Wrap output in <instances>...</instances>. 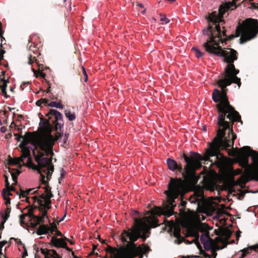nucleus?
Here are the masks:
<instances>
[{
  "label": "nucleus",
  "instance_id": "obj_40",
  "mask_svg": "<svg viewBox=\"0 0 258 258\" xmlns=\"http://www.w3.org/2000/svg\"><path fill=\"white\" fill-rule=\"evenodd\" d=\"M6 191V195L7 196V197H9V196H12V194L10 190H8V189L5 188Z\"/></svg>",
  "mask_w": 258,
  "mask_h": 258
},
{
  "label": "nucleus",
  "instance_id": "obj_58",
  "mask_svg": "<svg viewBox=\"0 0 258 258\" xmlns=\"http://www.w3.org/2000/svg\"><path fill=\"white\" fill-rule=\"evenodd\" d=\"M31 45L29 46V49H31Z\"/></svg>",
  "mask_w": 258,
  "mask_h": 258
},
{
  "label": "nucleus",
  "instance_id": "obj_52",
  "mask_svg": "<svg viewBox=\"0 0 258 258\" xmlns=\"http://www.w3.org/2000/svg\"><path fill=\"white\" fill-rule=\"evenodd\" d=\"M15 124V123H14V121H13V122H12L11 125H10V127H11V126H12V124Z\"/></svg>",
  "mask_w": 258,
  "mask_h": 258
},
{
  "label": "nucleus",
  "instance_id": "obj_47",
  "mask_svg": "<svg viewBox=\"0 0 258 258\" xmlns=\"http://www.w3.org/2000/svg\"><path fill=\"white\" fill-rule=\"evenodd\" d=\"M1 112H3V114L5 116H7V113H8V112L6 111V110H1Z\"/></svg>",
  "mask_w": 258,
  "mask_h": 258
},
{
  "label": "nucleus",
  "instance_id": "obj_11",
  "mask_svg": "<svg viewBox=\"0 0 258 258\" xmlns=\"http://www.w3.org/2000/svg\"><path fill=\"white\" fill-rule=\"evenodd\" d=\"M23 152L22 156L16 158L15 159L11 158L9 160V163L15 165H18L21 164V163H24V159L26 158L27 157L30 156V150H31L30 148L24 149Z\"/></svg>",
  "mask_w": 258,
  "mask_h": 258
},
{
  "label": "nucleus",
  "instance_id": "obj_53",
  "mask_svg": "<svg viewBox=\"0 0 258 258\" xmlns=\"http://www.w3.org/2000/svg\"><path fill=\"white\" fill-rule=\"evenodd\" d=\"M49 91H50V90H49V89L48 88V89L47 90V93H48V92H49Z\"/></svg>",
  "mask_w": 258,
  "mask_h": 258
},
{
  "label": "nucleus",
  "instance_id": "obj_4",
  "mask_svg": "<svg viewBox=\"0 0 258 258\" xmlns=\"http://www.w3.org/2000/svg\"><path fill=\"white\" fill-rule=\"evenodd\" d=\"M37 165H34L33 166V169L38 171L40 175V182L41 184L44 185V192L41 194L40 195V198L37 196H34L30 198L33 201V203L37 202L40 206L41 207V216H36L34 215L33 212L29 210L28 214H21L19 216L20 223L21 226L25 225L26 223L24 221V219L26 217H28L29 218L28 221L30 222L32 226L34 228H36L39 226L37 230V234L38 235L46 234L48 232L49 230V227L45 225H40L41 223H43L45 222L46 219H48L47 215V211L48 209L51 208V201L50 199L53 196L51 191L50 187L48 185V181L50 179L52 172L54 170V166L52 169L51 173L48 171V170L46 171L44 169H40V168H37Z\"/></svg>",
  "mask_w": 258,
  "mask_h": 258
},
{
  "label": "nucleus",
  "instance_id": "obj_42",
  "mask_svg": "<svg viewBox=\"0 0 258 258\" xmlns=\"http://www.w3.org/2000/svg\"><path fill=\"white\" fill-rule=\"evenodd\" d=\"M204 255L205 258H211V254L209 253H205Z\"/></svg>",
  "mask_w": 258,
  "mask_h": 258
},
{
  "label": "nucleus",
  "instance_id": "obj_8",
  "mask_svg": "<svg viewBox=\"0 0 258 258\" xmlns=\"http://www.w3.org/2000/svg\"><path fill=\"white\" fill-rule=\"evenodd\" d=\"M14 136L16 137V139L18 142H20L21 139H23L20 147L24 149L30 148L32 151L34 148L33 144L35 141H33V137L30 133H26L24 136L22 135L18 136V134H14Z\"/></svg>",
  "mask_w": 258,
  "mask_h": 258
},
{
  "label": "nucleus",
  "instance_id": "obj_25",
  "mask_svg": "<svg viewBox=\"0 0 258 258\" xmlns=\"http://www.w3.org/2000/svg\"><path fill=\"white\" fill-rule=\"evenodd\" d=\"M1 81H4V83L2 85L0 86V88L1 89L2 92L3 94H6V89L7 85V84L9 82V81H6L5 80L1 79Z\"/></svg>",
  "mask_w": 258,
  "mask_h": 258
},
{
  "label": "nucleus",
  "instance_id": "obj_44",
  "mask_svg": "<svg viewBox=\"0 0 258 258\" xmlns=\"http://www.w3.org/2000/svg\"><path fill=\"white\" fill-rule=\"evenodd\" d=\"M41 100H43V101H42L43 104H47L48 102V100L45 98H41Z\"/></svg>",
  "mask_w": 258,
  "mask_h": 258
},
{
  "label": "nucleus",
  "instance_id": "obj_35",
  "mask_svg": "<svg viewBox=\"0 0 258 258\" xmlns=\"http://www.w3.org/2000/svg\"><path fill=\"white\" fill-rule=\"evenodd\" d=\"M42 101H43V100H41V99L37 100L36 102V105L38 106H40L43 104Z\"/></svg>",
  "mask_w": 258,
  "mask_h": 258
},
{
  "label": "nucleus",
  "instance_id": "obj_7",
  "mask_svg": "<svg viewBox=\"0 0 258 258\" xmlns=\"http://www.w3.org/2000/svg\"><path fill=\"white\" fill-rule=\"evenodd\" d=\"M258 34V21L256 19L249 18L243 23L240 43L242 44L254 38Z\"/></svg>",
  "mask_w": 258,
  "mask_h": 258
},
{
  "label": "nucleus",
  "instance_id": "obj_27",
  "mask_svg": "<svg viewBox=\"0 0 258 258\" xmlns=\"http://www.w3.org/2000/svg\"><path fill=\"white\" fill-rule=\"evenodd\" d=\"M192 49L195 52L197 57L199 58L203 56V53L198 48L193 47Z\"/></svg>",
  "mask_w": 258,
  "mask_h": 258
},
{
  "label": "nucleus",
  "instance_id": "obj_26",
  "mask_svg": "<svg viewBox=\"0 0 258 258\" xmlns=\"http://www.w3.org/2000/svg\"><path fill=\"white\" fill-rule=\"evenodd\" d=\"M203 244L205 249L209 251L211 249L212 244L210 240L202 243Z\"/></svg>",
  "mask_w": 258,
  "mask_h": 258
},
{
  "label": "nucleus",
  "instance_id": "obj_21",
  "mask_svg": "<svg viewBox=\"0 0 258 258\" xmlns=\"http://www.w3.org/2000/svg\"><path fill=\"white\" fill-rule=\"evenodd\" d=\"M48 106L51 107H54L59 109H62L63 108V105L61 104V101L57 102L56 101H51L48 104Z\"/></svg>",
  "mask_w": 258,
  "mask_h": 258
},
{
  "label": "nucleus",
  "instance_id": "obj_28",
  "mask_svg": "<svg viewBox=\"0 0 258 258\" xmlns=\"http://www.w3.org/2000/svg\"><path fill=\"white\" fill-rule=\"evenodd\" d=\"M29 60H28V63L29 64H31L32 63H33L34 61H36V63H37V62L36 61V59L35 58V56H32V55L30 54L29 55Z\"/></svg>",
  "mask_w": 258,
  "mask_h": 258
},
{
  "label": "nucleus",
  "instance_id": "obj_60",
  "mask_svg": "<svg viewBox=\"0 0 258 258\" xmlns=\"http://www.w3.org/2000/svg\"><path fill=\"white\" fill-rule=\"evenodd\" d=\"M66 1H67V0H63V1H64V2H66Z\"/></svg>",
  "mask_w": 258,
  "mask_h": 258
},
{
  "label": "nucleus",
  "instance_id": "obj_33",
  "mask_svg": "<svg viewBox=\"0 0 258 258\" xmlns=\"http://www.w3.org/2000/svg\"><path fill=\"white\" fill-rule=\"evenodd\" d=\"M5 186L6 187V188H7L8 187L10 186V184L8 181V177L6 176H5Z\"/></svg>",
  "mask_w": 258,
  "mask_h": 258
},
{
  "label": "nucleus",
  "instance_id": "obj_37",
  "mask_svg": "<svg viewBox=\"0 0 258 258\" xmlns=\"http://www.w3.org/2000/svg\"><path fill=\"white\" fill-rule=\"evenodd\" d=\"M7 243L6 241H3L0 242V249Z\"/></svg>",
  "mask_w": 258,
  "mask_h": 258
},
{
  "label": "nucleus",
  "instance_id": "obj_46",
  "mask_svg": "<svg viewBox=\"0 0 258 258\" xmlns=\"http://www.w3.org/2000/svg\"><path fill=\"white\" fill-rule=\"evenodd\" d=\"M1 37V44L0 45V46L1 47H3V44H2V42L4 41H5V38L3 37V36H2Z\"/></svg>",
  "mask_w": 258,
  "mask_h": 258
},
{
  "label": "nucleus",
  "instance_id": "obj_38",
  "mask_svg": "<svg viewBox=\"0 0 258 258\" xmlns=\"http://www.w3.org/2000/svg\"><path fill=\"white\" fill-rule=\"evenodd\" d=\"M187 203L186 201H180V205L182 207H185L186 206V205Z\"/></svg>",
  "mask_w": 258,
  "mask_h": 258
},
{
  "label": "nucleus",
  "instance_id": "obj_22",
  "mask_svg": "<svg viewBox=\"0 0 258 258\" xmlns=\"http://www.w3.org/2000/svg\"><path fill=\"white\" fill-rule=\"evenodd\" d=\"M209 236L208 233H202L200 237V240L202 243L209 241Z\"/></svg>",
  "mask_w": 258,
  "mask_h": 258
},
{
  "label": "nucleus",
  "instance_id": "obj_12",
  "mask_svg": "<svg viewBox=\"0 0 258 258\" xmlns=\"http://www.w3.org/2000/svg\"><path fill=\"white\" fill-rule=\"evenodd\" d=\"M51 242L55 247L64 248L69 251L71 250L68 247L67 243L60 238H57L55 236H53L51 239Z\"/></svg>",
  "mask_w": 258,
  "mask_h": 258
},
{
  "label": "nucleus",
  "instance_id": "obj_3",
  "mask_svg": "<svg viewBox=\"0 0 258 258\" xmlns=\"http://www.w3.org/2000/svg\"><path fill=\"white\" fill-rule=\"evenodd\" d=\"M151 223L149 217L134 218V224L127 230H123L120 235V240L127 248L118 250L110 248L111 258H142L144 252L150 250L148 246L144 245V248L138 246L135 242L141 238L144 242L149 237L150 232L149 225Z\"/></svg>",
  "mask_w": 258,
  "mask_h": 258
},
{
  "label": "nucleus",
  "instance_id": "obj_59",
  "mask_svg": "<svg viewBox=\"0 0 258 258\" xmlns=\"http://www.w3.org/2000/svg\"><path fill=\"white\" fill-rule=\"evenodd\" d=\"M1 238V233H0V238Z\"/></svg>",
  "mask_w": 258,
  "mask_h": 258
},
{
  "label": "nucleus",
  "instance_id": "obj_48",
  "mask_svg": "<svg viewBox=\"0 0 258 258\" xmlns=\"http://www.w3.org/2000/svg\"><path fill=\"white\" fill-rule=\"evenodd\" d=\"M138 6L141 8H144V5L143 4H142V3H138Z\"/></svg>",
  "mask_w": 258,
  "mask_h": 258
},
{
  "label": "nucleus",
  "instance_id": "obj_14",
  "mask_svg": "<svg viewBox=\"0 0 258 258\" xmlns=\"http://www.w3.org/2000/svg\"><path fill=\"white\" fill-rule=\"evenodd\" d=\"M53 138L54 139V143L56 141H58L59 142H61L62 141V142L63 144H66L68 140V136L66 134L63 136L62 133H59L57 132L55 136L53 135Z\"/></svg>",
  "mask_w": 258,
  "mask_h": 258
},
{
  "label": "nucleus",
  "instance_id": "obj_55",
  "mask_svg": "<svg viewBox=\"0 0 258 258\" xmlns=\"http://www.w3.org/2000/svg\"><path fill=\"white\" fill-rule=\"evenodd\" d=\"M135 213L136 214L139 215V213L138 212L136 211Z\"/></svg>",
  "mask_w": 258,
  "mask_h": 258
},
{
  "label": "nucleus",
  "instance_id": "obj_39",
  "mask_svg": "<svg viewBox=\"0 0 258 258\" xmlns=\"http://www.w3.org/2000/svg\"><path fill=\"white\" fill-rule=\"evenodd\" d=\"M4 33V31L2 30V23L0 22V36H3Z\"/></svg>",
  "mask_w": 258,
  "mask_h": 258
},
{
  "label": "nucleus",
  "instance_id": "obj_57",
  "mask_svg": "<svg viewBox=\"0 0 258 258\" xmlns=\"http://www.w3.org/2000/svg\"><path fill=\"white\" fill-rule=\"evenodd\" d=\"M5 66L6 67H8V64H6V65H5Z\"/></svg>",
  "mask_w": 258,
  "mask_h": 258
},
{
  "label": "nucleus",
  "instance_id": "obj_31",
  "mask_svg": "<svg viewBox=\"0 0 258 258\" xmlns=\"http://www.w3.org/2000/svg\"><path fill=\"white\" fill-rule=\"evenodd\" d=\"M82 69H83V74L85 77V78H84V81L85 82H87V80H88V75H87V73L85 69V68L84 67H82Z\"/></svg>",
  "mask_w": 258,
  "mask_h": 258
},
{
  "label": "nucleus",
  "instance_id": "obj_56",
  "mask_svg": "<svg viewBox=\"0 0 258 258\" xmlns=\"http://www.w3.org/2000/svg\"><path fill=\"white\" fill-rule=\"evenodd\" d=\"M19 242L21 243V244H22L21 241L20 240H19Z\"/></svg>",
  "mask_w": 258,
  "mask_h": 258
},
{
  "label": "nucleus",
  "instance_id": "obj_19",
  "mask_svg": "<svg viewBox=\"0 0 258 258\" xmlns=\"http://www.w3.org/2000/svg\"><path fill=\"white\" fill-rule=\"evenodd\" d=\"M9 172L11 173L13 181L16 183L17 177L20 174V171L18 170L11 169V168H9Z\"/></svg>",
  "mask_w": 258,
  "mask_h": 258
},
{
  "label": "nucleus",
  "instance_id": "obj_23",
  "mask_svg": "<svg viewBox=\"0 0 258 258\" xmlns=\"http://www.w3.org/2000/svg\"><path fill=\"white\" fill-rule=\"evenodd\" d=\"M236 8L235 4L233 2H229L225 4V9L229 10L231 9V10L235 9Z\"/></svg>",
  "mask_w": 258,
  "mask_h": 258
},
{
  "label": "nucleus",
  "instance_id": "obj_30",
  "mask_svg": "<svg viewBox=\"0 0 258 258\" xmlns=\"http://www.w3.org/2000/svg\"><path fill=\"white\" fill-rule=\"evenodd\" d=\"M160 21L165 23V24H167L169 22V20H168L165 16H163L161 17L160 19Z\"/></svg>",
  "mask_w": 258,
  "mask_h": 258
},
{
  "label": "nucleus",
  "instance_id": "obj_20",
  "mask_svg": "<svg viewBox=\"0 0 258 258\" xmlns=\"http://www.w3.org/2000/svg\"><path fill=\"white\" fill-rule=\"evenodd\" d=\"M2 196H3V198H4V200L5 201V204H6L7 208H11L10 207L11 199L9 198V197H7V196L6 195V191L5 188H4L3 189Z\"/></svg>",
  "mask_w": 258,
  "mask_h": 258
},
{
  "label": "nucleus",
  "instance_id": "obj_15",
  "mask_svg": "<svg viewBox=\"0 0 258 258\" xmlns=\"http://www.w3.org/2000/svg\"><path fill=\"white\" fill-rule=\"evenodd\" d=\"M249 250L257 251V250H258V244L250 246L246 248H244L242 250H241L240 251L242 252L240 253V256L239 258H243L246 254L249 253Z\"/></svg>",
  "mask_w": 258,
  "mask_h": 258
},
{
  "label": "nucleus",
  "instance_id": "obj_34",
  "mask_svg": "<svg viewBox=\"0 0 258 258\" xmlns=\"http://www.w3.org/2000/svg\"><path fill=\"white\" fill-rule=\"evenodd\" d=\"M29 84V82H23L20 86V87L22 89V90H24V89L25 88V87H26V85H28Z\"/></svg>",
  "mask_w": 258,
  "mask_h": 258
},
{
  "label": "nucleus",
  "instance_id": "obj_17",
  "mask_svg": "<svg viewBox=\"0 0 258 258\" xmlns=\"http://www.w3.org/2000/svg\"><path fill=\"white\" fill-rule=\"evenodd\" d=\"M173 235L176 237L177 238L174 240V242L177 244H180L181 242V241H180L178 238L181 237L180 235V229L179 228H176L174 229L173 233Z\"/></svg>",
  "mask_w": 258,
  "mask_h": 258
},
{
  "label": "nucleus",
  "instance_id": "obj_9",
  "mask_svg": "<svg viewBox=\"0 0 258 258\" xmlns=\"http://www.w3.org/2000/svg\"><path fill=\"white\" fill-rule=\"evenodd\" d=\"M6 189L10 191H13L15 192L16 194L19 196V199H21L22 201H25L29 204H30L31 202L30 201V198L27 197V195L35 194L38 191V190H36L35 188H31L25 191L20 189V192H19L12 185H10V186L8 187Z\"/></svg>",
  "mask_w": 258,
  "mask_h": 258
},
{
  "label": "nucleus",
  "instance_id": "obj_54",
  "mask_svg": "<svg viewBox=\"0 0 258 258\" xmlns=\"http://www.w3.org/2000/svg\"><path fill=\"white\" fill-rule=\"evenodd\" d=\"M10 90H11V91H13V89L12 87H11Z\"/></svg>",
  "mask_w": 258,
  "mask_h": 258
},
{
  "label": "nucleus",
  "instance_id": "obj_5",
  "mask_svg": "<svg viewBox=\"0 0 258 258\" xmlns=\"http://www.w3.org/2000/svg\"><path fill=\"white\" fill-rule=\"evenodd\" d=\"M183 157L186 163L184 168H182L181 165H178L176 161L171 158H167L166 163L169 170L172 171L177 170L181 174L182 177L186 178L196 167L197 163L201 160L202 157L198 153L190 152V157L184 154Z\"/></svg>",
  "mask_w": 258,
  "mask_h": 258
},
{
  "label": "nucleus",
  "instance_id": "obj_50",
  "mask_svg": "<svg viewBox=\"0 0 258 258\" xmlns=\"http://www.w3.org/2000/svg\"><path fill=\"white\" fill-rule=\"evenodd\" d=\"M3 94L5 96V97L6 98H8L9 97V96L7 95V92H6V94Z\"/></svg>",
  "mask_w": 258,
  "mask_h": 258
},
{
  "label": "nucleus",
  "instance_id": "obj_41",
  "mask_svg": "<svg viewBox=\"0 0 258 258\" xmlns=\"http://www.w3.org/2000/svg\"><path fill=\"white\" fill-rule=\"evenodd\" d=\"M0 131H1V132L2 133H5V132H6V131H7V128H6V127H5V126H2V127H1V128H0Z\"/></svg>",
  "mask_w": 258,
  "mask_h": 258
},
{
  "label": "nucleus",
  "instance_id": "obj_51",
  "mask_svg": "<svg viewBox=\"0 0 258 258\" xmlns=\"http://www.w3.org/2000/svg\"><path fill=\"white\" fill-rule=\"evenodd\" d=\"M8 109L10 111H12V110L14 109V108H11L10 107H8Z\"/></svg>",
  "mask_w": 258,
  "mask_h": 258
},
{
  "label": "nucleus",
  "instance_id": "obj_16",
  "mask_svg": "<svg viewBox=\"0 0 258 258\" xmlns=\"http://www.w3.org/2000/svg\"><path fill=\"white\" fill-rule=\"evenodd\" d=\"M11 211V208H7L5 211L1 213L2 218V228H4V224L6 222L7 219L9 218L10 216V213Z\"/></svg>",
  "mask_w": 258,
  "mask_h": 258
},
{
  "label": "nucleus",
  "instance_id": "obj_43",
  "mask_svg": "<svg viewBox=\"0 0 258 258\" xmlns=\"http://www.w3.org/2000/svg\"><path fill=\"white\" fill-rule=\"evenodd\" d=\"M2 48V47H1V49H0V55H4V54L5 53L6 51L5 50L3 49Z\"/></svg>",
  "mask_w": 258,
  "mask_h": 258
},
{
  "label": "nucleus",
  "instance_id": "obj_49",
  "mask_svg": "<svg viewBox=\"0 0 258 258\" xmlns=\"http://www.w3.org/2000/svg\"><path fill=\"white\" fill-rule=\"evenodd\" d=\"M12 133H10L8 134V135H6V138H8V137H9L10 138H11V137H12Z\"/></svg>",
  "mask_w": 258,
  "mask_h": 258
},
{
  "label": "nucleus",
  "instance_id": "obj_36",
  "mask_svg": "<svg viewBox=\"0 0 258 258\" xmlns=\"http://www.w3.org/2000/svg\"><path fill=\"white\" fill-rule=\"evenodd\" d=\"M60 172H61V174H60L61 177L59 178V180H60V178H63L65 174H66L65 171H64V170L63 169H61Z\"/></svg>",
  "mask_w": 258,
  "mask_h": 258
},
{
  "label": "nucleus",
  "instance_id": "obj_10",
  "mask_svg": "<svg viewBox=\"0 0 258 258\" xmlns=\"http://www.w3.org/2000/svg\"><path fill=\"white\" fill-rule=\"evenodd\" d=\"M242 156L246 158V164L248 165V158L251 157L252 162L258 166V152L251 149L249 146H244L240 149Z\"/></svg>",
  "mask_w": 258,
  "mask_h": 258
},
{
  "label": "nucleus",
  "instance_id": "obj_32",
  "mask_svg": "<svg viewBox=\"0 0 258 258\" xmlns=\"http://www.w3.org/2000/svg\"><path fill=\"white\" fill-rule=\"evenodd\" d=\"M211 253H212L211 255V258H215L217 254L216 251L215 250L212 249Z\"/></svg>",
  "mask_w": 258,
  "mask_h": 258
},
{
  "label": "nucleus",
  "instance_id": "obj_45",
  "mask_svg": "<svg viewBox=\"0 0 258 258\" xmlns=\"http://www.w3.org/2000/svg\"><path fill=\"white\" fill-rule=\"evenodd\" d=\"M55 233H56V235L57 236H62L61 233L60 231H58V230L56 231Z\"/></svg>",
  "mask_w": 258,
  "mask_h": 258
},
{
  "label": "nucleus",
  "instance_id": "obj_6",
  "mask_svg": "<svg viewBox=\"0 0 258 258\" xmlns=\"http://www.w3.org/2000/svg\"><path fill=\"white\" fill-rule=\"evenodd\" d=\"M168 190L164 191V194L167 197L169 206L173 208L175 206V199L179 196L182 195L184 192L185 186L183 180L180 178L174 179L171 177L168 184Z\"/></svg>",
  "mask_w": 258,
  "mask_h": 258
},
{
  "label": "nucleus",
  "instance_id": "obj_24",
  "mask_svg": "<svg viewBox=\"0 0 258 258\" xmlns=\"http://www.w3.org/2000/svg\"><path fill=\"white\" fill-rule=\"evenodd\" d=\"M32 70L33 72L34 73V76L36 78H37L38 76H40V77H41L42 78H45L46 74L45 73H43L42 72H40V71L37 72L34 69H33V68L32 69Z\"/></svg>",
  "mask_w": 258,
  "mask_h": 258
},
{
  "label": "nucleus",
  "instance_id": "obj_13",
  "mask_svg": "<svg viewBox=\"0 0 258 258\" xmlns=\"http://www.w3.org/2000/svg\"><path fill=\"white\" fill-rule=\"evenodd\" d=\"M41 252L44 255V258H61L54 249L41 248Z\"/></svg>",
  "mask_w": 258,
  "mask_h": 258
},
{
  "label": "nucleus",
  "instance_id": "obj_18",
  "mask_svg": "<svg viewBox=\"0 0 258 258\" xmlns=\"http://www.w3.org/2000/svg\"><path fill=\"white\" fill-rule=\"evenodd\" d=\"M64 114L67 118L70 121H74L75 120L76 117L75 113L72 112L69 110H64Z\"/></svg>",
  "mask_w": 258,
  "mask_h": 258
},
{
  "label": "nucleus",
  "instance_id": "obj_2",
  "mask_svg": "<svg viewBox=\"0 0 258 258\" xmlns=\"http://www.w3.org/2000/svg\"><path fill=\"white\" fill-rule=\"evenodd\" d=\"M45 115L48 118L40 117L39 124L44 133L40 138L35 141L32 153L37 163V168L44 169L46 171L48 170V172L51 173L53 168L52 159L54 155L53 152L54 139L51 133L52 130L57 132L58 128L61 130L63 122L62 114L56 109H49Z\"/></svg>",
  "mask_w": 258,
  "mask_h": 258
},
{
  "label": "nucleus",
  "instance_id": "obj_1",
  "mask_svg": "<svg viewBox=\"0 0 258 258\" xmlns=\"http://www.w3.org/2000/svg\"><path fill=\"white\" fill-rule=\"evenodd\" d=\"M225 12V8L221 6L218 12H213L209 15L208 27L203 30V34L208 36V38L203 43V47L207 52L223 57L224 61L228 63L221 77L217 81V84L222 91L215 89L212 93V99L216 103L220 102L216 105L219 126L217 133H234L232 129L233 122L242 121L239 113L230 104L225 88L232 83L237 84L240 87L241 82L240 79L236 76L239 70L236 69L233 64L234 60L237 59L236 51L232 48L223 50L220 46L227 40L224 26L225 22L223 19Z\"/></svg>",
  "mask_w": 258,
  "mask_h": 258
},
{
  "label": "nucleus",
  "instance_id": "obj_29",
  "mask_svg": "<svg viewBox=\"0 0 258 258\" xmlns=\"http://www.w3.org/2000/svg\"><path fill=\"white\" fill-rule=\"evenodd\" d=\"M189 201L191 203H197L199 201V198L197 197L192 196L189 199Z\"/></svg>",
  "mask_w": 258,
  "mask_h": 258
}]
</instances>
